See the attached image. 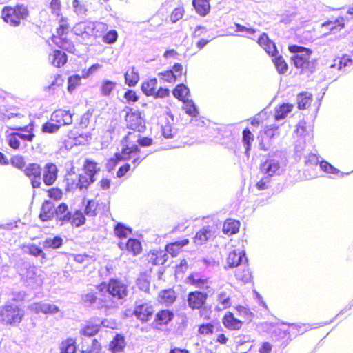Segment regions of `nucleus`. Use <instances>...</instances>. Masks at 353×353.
Wrapping results in <instances>:
<instances>
[{
  "instance_id": "864d4df0",
  "label": "nucleus",
  "mask_w": 353,
  "mask_h": 353,
  "mask_svg": "<svg viewBox=\"0 0 353 353\" xmlns=\"http://www.w3.org/2000/svg\"><path fill=\"white\" fill-rule=\"evenodd\" d=\"M159 123L161 125L162 134L165 138L170 139L174 137L176 134V130L172 127L173 123L168 122L164 124L163 118H161Z\"/></svg>"
},
{
  "instance_id": "b1692460",
  "label": "nucleus",
  "mask_w": 353,
  "mask_h": 353,
  "mask_svg": "<svg viewBox=\"0 0 353 353\" xmlns=\"http://www.w3.org/2000/svg\"><path fill=\"white\" fill-rule=\"evenodd\" d=\"M119 247L121 250L125 249L128 253L134 256L139 255L143 251L141 241L135 238L128 239L125 245L121 243H119Z\"/></svg>"
},
{
  "instance_id": "4c0bfd02",
  "label": "nucleus",
  "mask_w": 353,
  "mask_h": 353,
  "mask_svg": "<svg viewBox=\"0 0 353 353\" xmlns=\"http://www.w3.org/2000/svg\"><path fill=\"white\" fill-rule=\"evenodd\" d=\"M241 251L232 250L229 252L227 257V264L229 268H234L241 265L242 258L244 256Z\"/></svg>"
},
{
  "instance_id": "1a4fd4ad",
  "label": "nucleus",
  "mask_w": 353,
  "mask_h": 353,
  "mask_svg": "<svg viewBox=\"0 0 353 353\" xmlns=\"http://www.w3.org/2000/svg\"><path fill=\"white\" fill-rule=\"evenodd\" d=\"M25 315L24 310L20 307L7 304L0 308V324L16 325L20 323Z\"/></svg>"
},
{
  "instance_id": "9d476101",
  "label": "nucleus",
  "mask_w": 353,
  "mask_h": 353,
  "mask_svg": "<svg viewBox=\"0 0 353 353\" xmlns=\"http://www.w3.org/2000/svg\"><path fill=\"white\" fill-rule=\"evenodd\" d=\"M126 127L135 132H143L145 130V122L141 112L129 108L125 116Z\"/></svg>"
},
{
  "instance_id": "bb28decb",
  "label": "nucleus",
  "mask_w": 353,
  "mask_h": 353,
  "mask_svg": "<svg viewBox=\"0 0 353 353\" xmlns=\"http://www.w3.org/2000/svg\"><path fill=\"white\" fill-rule=\"evenodd\" d=\"M126 346L125 338L121 334H117L110 342L108 350L112 353H119L124 351Z\"/></svg>"
},
{
  "instance_id": "8fccbe9b",
  "label": "nucleus",
  "mask_w": 353,
  "mask_h": 353,
  "mask_svg": "<svg viewBox=\"0 0 353 353\" xmlns=\"http://www.w3.org/2000/svg\"><path fill=\"white\" fill-rule=\"evenodd\" d=\"M63 245V239L59 236H56L54 238H48L43 243V245L45 249H58Z\"/></svg>"
},
{
  "instance_id": "37998d69",
  "label": "nucleus",
  "mask_w": 353,
  "mask_h": 353,
  "mask_svg": "<svg viewBox=\"0 0 353 353\" xmlns=\"http://www.w3.org/2000/svg\"><path fill=\"white\" fill-rule=\"evenodd\" d=\"M77 345L76 340L73 338H67L63 341L60 346L59 353H76Z\"/></svg>"
},
{
  "instance_id": "2eb2a0df",
  "label": "nucleus",
  "mask_w": 353,
  "mask_h": 353,
  "mask_svg": "<svg viewBox=\"0 0 353 353\" xmlns=\"http://www.w3.org/2000/svg\"><path fill=\"white\" fill-rule=\"evenodd\" d=\"M146 265H163L167 261V254L162 250H152L143 256Z\"/></svg>"
},
{
  "instance_id": "49530a36",
  "label": "nucleus",
  "mask_w": 353,
  "mask_h": 353,
  "mask_svg": "<svg viewBox=\"0 0 353 353\" xmlns=\"http://www.w3.org/2000/svg\"><path fill=\"white\" fill-rule=\"evenodd\" d=\"M132 232V229L122 223H117L114 228V235L119 239H125Z\"/></svg>"
},
{
  "instance_id": "0e129e2a",
  "label": "nucleus",
  "mask_w": 353,
  "mask_h": 353,
  "mask_svg": "<svg viewBox=\"0 0 353 353\" xmlns=\"http://www.w3.org/2000/svg\"><path fill=\"white\" fill-rule=\"evenodd\" d=\"M184 13L185 9L183 6L176 7L171 12L170 19L172 23H176L183 18Z\"/></svg>"
},
{
  "instance_id": "393cba45",
  "label": "nucleus",
  "mask_w": 353,
  "mask_h": 353,
  "mask_svg": "<svg viewBox=\"0 0 353 353\" xmlns=\"http://www.w3.org/2000/svg\"><path fill=\"white\" fill-rule=\"evenodd\" d=\"M257 43L270 56L277 55L278 50L275 43L266 33H262L257 40Z\"/></svg>"
},
{
  "instance_id": "f3484780",
  "label": "nucleus",
  "mask_w": 353,
  "mask_h": 353,
  "mask_svg": "<svg viewBox=\"0 0 353 353\" xmlns=\"http://www.w3.org/2000/svg\"><path fill=\"white\" fill-rule=\"evenodd\" d=\"M11 130L16 131L21 141L31 143L36 137L34 125L32 123L24 127L11 128Z\"/></svg>"
},
{
  "instance_id": "bf43d9fd",
  "label": "nucleus",
  "mask_w": 353,
  "mask_h": 353,
  "mask_svg": "<svg viewBox=\"0 0 353 353\" xmlns=\"http://www.w3.org/2000/svg\"><path fill=\"white\" fill-rule=\"evenodd\" d=\"M116 87V83L112 81H104L101 85L100 91L103 96H109Z\"/></svg>"
},
{
  "instance_id": "dca6fc26",
  "label": "nucleus",
  "mask_w": 353,
  "mask_h": 353,
  "mask_svg": "<svg viewBox=\"0 0 353 353\" xmlns=\"http://www.w3.org/2000/svg\"><path fill=\"white\" fill-rule=\"evenodd\" d=\"M345 27V19L339 17L334 21H327L321 24V28L323 31V36L330 34H335L341 31Z\"/></svg>"
},
{
  "instance_id": "c03bdc74",
  "label": "nucleus",
  "mask_w": 353,
  "mask_h": 353,
  "mask_svg": "<svg viewBox=\"0 0 353 353\" xmlns=\"http://www.w3.org/2000/svg\"><path fill=\"white\" fill-rule=\"evenodd\" d=\"M85 221L84 214L81 210H77L73 213L71 212L68 223L72 226L80 227L85 224Z\"/></svg>"
},
{
  "instance_id": "9b49d317",
  "label": "nucleus",
  "mask_w": 353,
  "mask_h": 353,
  "mask_svg": "<svg viewBox=\"0 0 353 353\" xmlns=\"http://www.w3.org/2000/svg\"><path fill=\"white\" fill-rule=\"evenodd\" d=\"M24 174L30 180L33 188H39L41 185L42 169L37 163H29L23 170Z\"/></svg>"
},
{
  "instance_id": "a211bd4d",
  "label": "nucleus",
  "mask_w": 353,
  "mask_h": 353,
  "mask_svg": "<svg viewBox=\"0 0 353 353\" xmlns=\"http://www.w3.org/2000/svg\"><path fill=\"white\" fill-rule=\"evenodd\" d=\"M58 168L53 163H48L44 166L43 173L41 179L46 185H53L58 177Z\"/></svg>"
},
{
  "instance_id": "0eeeda50",
  "label": "nucleus",
  "mask_w": 353,
  "mask_h": 353,
  "mask_svg": "<svg viewBox=\"0 0 353 353\" xmlns=\"http://www.w3.org/2000/svg\"><path fill=\"white\" fill-rule=\"evenodd\" d=\"M101 291H105L112 300H125L129 294L128 286L121 279L112 278L108 283L101 282L99 284Z\"/></svg>"
},
{
  "instance_id": "58836bf2",
  "label": "nucleus",
  "mask_w": 353,
  "mask_h": 353,
  "mask_svg": "<svg viewBox=\"0 0 353 353\" xmlns=\"http://www.w3.org/2000/svg\"><path fill=\"white\" fill-rule=\"evenodd\" d=\"M294 108L292 103H282L275 109L274 119L276 121L285 119Z\"/></svg>"
},
{
  "instance_id": "603ef678",
  "label": "nucleus",
  "mask_w": 353,
  "mask_h": 353,
  "mask_svg": "<svg viewBox=\"0 0 353 353\" xmlns=\"http://www.w3.org/2000/svg\"><path fill=\"white\" fill-rule=\"evenodd\" d=\"M99 329L100 326L99 325L88 323L81 329L80 334L85 336H92L99 332Z\"/></svg>"
},
{
  "instance_id": "39448f33",
  "label": "nucleus",
  "mask_w": 353,
  "mask_h": 353,
  "mask_svg": "<svg viewBox=\"0 0 353 353\" xmlns=\"http://www.w3.org/2000/svg\"><path fill=\"white\" fill-rule=\"evenodd\" d=\"M209 294L207 292L194 290L190 292L187 295V303L192 310H199V316L204 320L210 319V307H207V301Z\"/></svg>"
},
{
  "instance_id": "a19ab883",
  "label": "nucleus",
  "mask_w": 353,
  "mask_h": 353,
  "mask_svg": "<svg viewBox=\"0 0 353 353\" xmlns=\"http://www.w3.org/2000/svg\"><path fill=\"white\" fill-rule=\"evenodd\" d=\"M6 141L8 146L13 150H20L23 148L24 143H21L16 132L7 134Z\"/></svg>"
},
{
  "instance_id": "c9c22d12",
  "label": "nucleus",
  "mask_w": 353,
  "mask_h": 353,
  "mask_svg": "<svg viewBox=\"0 0 353 353\" xmlns=\"http://www.w3.org/2000/svg\"><path fill=\"white\" fill-rule=\"evenodd\" d=\"M88 28L91 30V34L94 37H101L108 30V25L103 22H91L88 24Z\"/></svg>"
},
{
  "instance_id": "7ed1b4c3",
  "label": "nucleus",
  "mask_w": 353,
  "mask_h": 353,
  "mask_svg": "<svg viewBox=\"0 0 353 353\" xmlns=\"http://www.w3.org/2000/svg\"><path fill=\"white\" fill-rule=\"evenodd\" d=\"M30 16L27 6L18 3L14 6H5L1 11L2 20L12 27L19 26Z\"/></svg>"
},
{
  "instance_id": "3c124183",
  "label": "nucleus",
  "mask_w": 353,
  "mask_h": 353,
  "mask_svg": "<svg viewBox=\"0 0 353 353\" xmlns=\"http://www.w3.org/2000/svg\"><path fill=\"white\" fill-rule=\"evenodd\" d=\"M34 308L37 312H42L43 314H54L59 311L56 305L48 303H36Z\"/></svg>"
},
{
  "instance_id": "412c9836",
  "label": "nucleus",
  "mask_w": 353,
  "mask_h": 353,
  "mask_svg": "<svg viewBox=\"0 0 353 353\" xmlns=\"http://www.w3.org/2000/svg\"><path fill=\"white\" fill-rule=\"evenodd\" d=\"M278 127L272 125L267 126L263 130L260 131L259 137L261 139V148L265 151L268 150L270 145L269 141L277 134Z\"/></svg>"
},
{
  "instance_id": "f03ea898",
  "label": "nucleus",
  "mask_w": 353,
  "mask_h": 353,
  "mask_svg": "<svg viewBox=\"0 0 353 353\" xmlns=\"http://www.w3.org/2000/svg\"><path fill=\"white\" fill-rule=\"evenodd\" d=\"M236 316L232 312H227L222 318V323L225 328L231 331L240 330L246 322L249 323L252 321L254 314L248 309L242 305L235 307Z\"/></svg>"
},
{
  "instance_id": "4d7b16f0",
  "label": "nucleus",
  "mask_w": 353,
  "mask_h": 353,
  "mask_svg": "<svg viewBox=\"0 0 353 353\" xmlns=\"http://www.w3.org/2000/svg\"><path fill=\"white\" fill-rule=\"evenodd\" d=\"M28 253L34 257H41L42 260L46 261V254L43 249L35 244L27 245Z\"/></svg>"
},
{
  "instance_id": "423d86ee",
  "label": "nucleus",
  "mask_w": 353,
  "mask_h": 353,
  "mask_svg": "<svg viewBox=\"0 0 353 353\" xmlns=\"http://www.w3.org/2000/svg\"><path fill=\"white\" fill-rule=\"evenodd\" d=\"M70 32V26L68 19L61 17L59 26L56 28L55 34L51 37V40L57 47L72 52L74 49V46L68 37Z\"/></svg>"
},
{
  "instance_id": "f8f14e48",
  "label": "nucleus",
  "mask_w": 353,
  "mask_h": 353,
  "mask_svg": "<svg viewBox=\"0 0 353 353\" xmlns=\"http://www.w3.org/2000/svg\"><path fill=\"white\" fill-rule=\"evenodd\" d=\"M133 314L142 323L148 322L154 314V307L148 303L136 305Z\"/></svg>"
},
{
  "instance_id": "aec40b11",
  "label": "nucleus",
  "mask_w": 353,
  "mask_h": 353,
  "mask_svg": "<svg viewBox=\"0 0 353 353\" xmlns=\"http://www.w3.org/2000/svg\"><path fill=\"white\" fill-rule=\"evenodd\" d=\"M207 33L208 30L205 27L202 26H196L194 30L192 33V37L195 39H197L196 42V46L198 50H201L212 40V38L210 36H205Z\"/></svg>"
},
{
  "instance_id": "69168bd1",
  "label": "nucleus",
  "mask_w": 353,
  "mask_h": 353,
  "mask_svg": "<svg viewBox=\"0 0 353 353\" xmlns=\"http://www.w3.org/2000/svg\"><path fill=\"white\" fill-rule=\"evenodd\" d=\"M288 50L291 53L298 54V53H305V56L310 57L312 52L310 49L298 45H291L288 46Z\"/></svg>"
},
{
  "instance_id": "72a5a7b5",
  "label": "nucleus",
  "mask_w": 353,
  "mask_h": 353,
  "mask_svg": "<svg viewBox=\"0 0 353 353\" xmlns=\"http://www.w3.org/2000/svg\"><path fill=\"white\" fill-rule=\"evenodd\" d=\"M212 236L211 229L209 227H203L196 233L193 239L194 243L197 245H203Z\"/></svg>"
},
{
  "instance_id": "7c9ffc66",
  "label": "nucleus",
  "mask_w": 353,
  "mask_h": 353,
  "mask_svg": "<svg viewBox=\"0 0 353 353\" xmlns=\"http://www.w3.org/2000/svg\"><path fill=\"white\" fill-rule=\"evenodd\" d=\"M176 299L175 291L172 289L161 290L159 294V301L161 304L170 305Z\"/></svg>"
},
{
  "instance_id": "f704fd0d",
  "label": "nucleus",
  "mask_w": 353,
  "mask_h": 353,
  "mask_svg": "<svg viewBox=\"0 0 353 353\" xmlns=\"http://www.w3.org/2000/svg\"><path fill=\"white\" fill-rule=\"evenodd\" d=\"M189 243L188 239L168 243L165 246V250L172 256H176L181 251L183 247Z\"/></svg>"
},
{
  "instance_id": "ddd939ff",
  "label": "nucleus",
  "mask_w": 353,
  "mask_h": 353,
  "mask_svg": "<svg viewBox=\"0 0 353 353\" xmlns=\"http://www.w3.org/2000/svg\"><path fill=\"white\" fill-rule=\"evenodd\" d=\"M174 313L169 309H161L154 315L152 321L153 327L156 329H161L168 325L174 319Z\"/></svg>"
},
{
  "instance_id": "a18cd8bd",
  "label": "nucleus",
  "mask_w": 353,
  "mask_h": 353,
  "mask_svg": "<svg viewBox=\"0 0 353 353\" xmlns=\"http://www.w3.org/2000/svg\"><path fill=\"white\" fill-rule=\"evenodd\" d=\"M260 169L263 173L272 176L279 169V164L278 162L266 160L261 164Z\"/></svg>"
},
{
  "instance_id": "09e8293b",
  "label": "nucleus",
  "mask_w": 353,
  "mask_h": 353,
  "mask_svg": "<svg viewBox=\"0 0 353 353\" xmlns=\"http://www.w3.org/2000/svg\"><path fill=\"white\" fill-rule=\"evenodd\" d=\"M83 170L85 173L92 179H94V176L100 170V168L97 167V163L92 160L86 159L84 165Z\"/></svg>"
},
{
  "instance_id": "680f3d73",
  "label": "nucleus",
  "mask_w": 353,
  "mask_h": 353,
  "mask_svg": "<svg viewBox=\"0 0 353 353\" xmlns=\"http://www.w3.org/2000/svg\"><path fill=\"white\" fill-rule=\"evenodd\" d=\"M214 332V325L211 323H202L199 326L198 334L201 336L213 334Z\"/></svg>"
},
{
  "instance_id": "c756f323",
  "label": "nucleus",
  "mask_w": 353,
  "mask_h": 353,
  "mask_svg": "<svg viewBox=\"0 0 353 353\" xmlns=\"http://www.w3.org/2000/svg\"><path fill=\"white\" fill-rule=\"evenodd\" d=\"M241 223L238 220L227 219L223 225V234L231 236L239 232Z\"/></svg>"
},
{
  "instance_id": "20e7f679",
  "label": "nucleus",
  "mask_w": 353,
  "mask_h": 353,
  "mask_svg": "<svg viewBox=\"0 0 353 353\" xmlns=\"http://www.w3.org/2000/svg\"><path fill=\"white\" fill-rule=\"evenodd\" d=\"M72 114L70 111L57 109L51 114L49 121L42 125L41 132L54 134L58 132L61 127L72 124Z\"/></svg>"
},
{
  "instance_id": "774afa93",
  "label": "nucleus",
  "mask_w": 353,
  "mask_h": 353,
  "mask_svg": "<svg viewBox=\"0 0 353 353\" xmlns=\"http://www.w3.org/2000/svg\"><path fill=\"white\" fill-rule=\"evenodd\" d=\"M81 77L78 75H72L68 78V90L72 92L78 85L81 84Z\"/></svg>"
},
{
  "instance_id": "4be33fe9",
  "label": "nucleus",
  "mask_w": 353,
  "mask_h": 353,
  "mask_svg": "<svg viewBox=\"0 0 353 353\" xmlns=\"http://www.w3.org/2000/svg\"><path fill=\"white\" fill-rule=\"evenodd\" d=\"M56 208L49 200H45L41 207L39 218L42 222H47L54 219Z\"/></svg>"
},
{
  "instance_id": "6ab92c4d",
  "label": "nucleus",
  "mask_w": 353,
  "mask_h": 353,
  "mask_svg": "<svg viewBox=\"0 0 353 353\" xmlns=\"http://www.w3.org/2000/svg\"><path fill=\"white\" fill-rule=\"evenodd\" d=\"M187 279L189 284L196 288L205 290L208 293L211 291L212 281L208 277L203 278L196 273H192Z\"/></svg>"
},
{
  "instance_id": "e2e57ef3",
  "label": "nucleus",
  "mask_w": 353,
  "mask_h": 353,
  "mask_svg": "<svg viewBox=\"0 0 353 353\" xmlns=\"http://www.w3.org/2000/svg\"><path fill=\"white\" fill-rule=\"evenodd\" d=\"M118 37V32L112 30L103 34L102 40L105 43L112 44L117 41Z\"/></svg>"
},
{
  "instance_id": "13d9d810",
  "label": "nucleus",
  "mask_w": 353,
  "mask_h": 353,
  "mask_svg": "<svg viewBox=\"0 0 353 353\" xmlns=\"http://www.w3.org/2000/svg\"><path fill=\"white\" fill-rule=\"evenodd\" d=\"M48 197L54 201L62 199L63 196V190L58 187H53L46 190Z\"/></svg>"
},
{
  "instance_id": "a878e982",
  "label": "nucleus",
  "mask_w": 353,
  "mask_h": 353,
  "mask_svg": "<svg viewBox=\"0 0 353 353\" xmlns=\"http://www.w3.org/2000/svg\"><path fill=\"white\" fill-rule=\"evenodd\" d=\"M48 59L51 65L56 68L63 67L68 61L67 54L60 50H54Z\"/></svg>"
},
{
  "instance_id": "6e6d98bb",
  "label": "nucleus",
  "mask_w": 353,
  "mask_h": 353,
  "mask_svg": "<svg viewBox=\"0 0 353 353\" xmlns=\"http://www.w3.org/2000/svg\"><path fill=\"white\" fill-rule=\"evenodd\" d=\"M242 142L245 145V152L248 153L251 149L252 143L254 141V135L248 128H245L242 132Z\"/></svg>"
},
{
  "instance_id": "f257e3e1",
  "label": "nucleus",
  "mask_w": 353,
  "mask_h": 353,
  "mask_svg": "<svg viewBox=\"0 0 353 353\" xmlns=\"http://www.w3.org/2000/svg\"><path fill=\"white\" fill-rule=\"evenodd\" d=\"M123 146L121 152H117L114 157L107 161L106 166L112 170L120 161L129 160L133 154L140 152L139 145L148 147L152 145L153 140L148 137H140L139 134L129 132L122 140Z\"/></svg>"
},
{
  "instance_id": "6e6552de",
  "label": "nucleus",
  "mask_w": 353,
  "mask_h": 353,
  "mask_svg": "<svg viewBox=\"0 0 353 353\" xmlns=\"http://www.w3.org/2000/svg\"><path fill=\"white\" fill-rule=\"evenodd\" d=\"M96 292H89L82 296L83 302L87 305L97 304L99 309H114L117 307V303L108 296L105 291H101L99 285L96 286Z\"/></svg>"
},
{
  "instance_id": "2f4dec72",
  "label": "nucleus",
  "mask_w": 353,
  "mask_h": 353,
  "mask_svg": "<svg viewBox=\"0 0 353 353\" xmlns=\"http://www.w3.org/2000/svg\"><path fill=\"white\" fill-rule=\"evenodd\" d=\"M313 101L312 94L307 92H303L297 95L296 103L299 110H305L310 107Z\"/></svg>"
},
{
  "instance_id": "4468645a",
  "label": "nucleus",
  "mask_w": 353,
  "mask_h": 353,
  "mask_svg": "<svg viewBox=\"0 0 353 353\" xmlns=\"http://www.w3.org/2000/svg\"><path fill=\"white\" fill-rule=\"evenodd\" d=\"M310 57L294 54L292 57L294 67L300 70L301 73L311 74L314 71V63L310 60Z\"/></svg>"
},
{
  "instance_id": "ea45409f",
  "label": "nucleus",
  "mask_w": 353,
  "mask_h": 353,
  "mask_svg": "<svg viewBox=\"0 0 353 353\" xmlns=\"http://www.w3.org/2000/svg\"><path fill=\"white\" fill-rule=\"evenodd\" d=\"M65 190L68 192L79 189L77 175L74 173H68L65 176Z\"/></svg>"
},
{
  "instance_id": "cd10ccee",
  "label": "nucleus",
  "mask_w": 353,
  "mask_h": 353,
  "mask_svg": "<svg viewBox=\"0 0 353 353\" xmlns=\"http://www.w3.org/2000/svg\"><path fill=\"white\" fill-rule=\"evenodd\" d=\"M210 0H192L193 7L200 17L207 16L211 10Z\"/></svg>"
},
{
  "instance_id": "5701e85b",
  "label": "nucleus",
  "mask_w": 353,
  "mask_h": 353,
  "mask_svg": "<svg viewBox=\"0 0 353 353\" xmlns=\"http://www.w3.org/2000/svg\"><path fill=\"white\" fill-rule=\"evenodd\" d=\"M70 213L68 205L65 203H61L56 208L54 219L57 224L63 225L68 223L70 219Z\"/></svg>"
},
{
  "instance_id": "338daca9",
  "label": "nucleus",
  "mask_w": 353,
  "mask_h": 353,
  "mask_svg": "<svg viewBox=\"0 0 353 353\" xmlns=\"http://www.w3.org/2000/svg\"><path fill=\"white\" fill-rule=\"evenodd\" d=\"M10 163L13 167L19 170H24V168L26 167L25 159L21 155H16L12 157Z\"/></svg>"
},
{
  "instance_id": "c85d7f7f",
  "label": "nucleus",
  "mask_w": 353,
  "mask_h": 353,
  "mask_svg": "<svg viewBox=\"0 0 353 353\" xmlns=\"http://www.w3.org/2000/svg\"><path fill=\"white\" fill-rule=\"evenodd\" d=\"M234 275L237 280L245 283L252 281V274L247 263L241 264L235 270Z\"/></svg>"
},
{
  "instance_id": "de8ad7c7",
  "label": "nucleus",
  "mask_w": 353,
  "mask_h": 353,
  "mask_svg": "<svg viewBox=\"0 0 353 353\" xmlns=\"http://www.w3.org/2000/svg\"><path fill=\"white\" fill-rule=\"evenodd\" d=\"M172 94L175 98L183 102L185 101L186 98L190 94V90L184 84H179L173 90Z\"/></svg>"
},
{
  "instance_id": "052dcab7",
  "label": "nucleus",
  "mask_w": 353,
  "mask_h": 353,
  "mask_svg": "<svg viewBox=\"0 0 353 353\" xmlns=\"http://www.w3.org/2000/svg\"><path fill=\"white\" fill-rule=\"evenodd\" d=\"M77 177L80 190L83 188L86 189L91 183L94 181V179H92L85 173L77 175Z\"/></svg>"
},
{
  "instance_id": "5fc2aeb1",
  "label": "nucleus",
  "mask_w": 353,
  "mask_h": 353,
  "mask_svg": "<svg viewBox=\"0 0 353 353\" xmlns=\"http://www.w3.org/2000/svg\"><path fill=\"white\" fill-rule=\"evenodd\" d=\"M273 57L272 61L278 72L281 74H285L288 71V65L283 57L278 54Z\"/></svg>"
},
{
  "instance_id": "473e14b6",
  "label": "nucleus",
  "mask_w": 353,
  "mask_h": 353,
  "mask_svg": "<svg viewBox=\"0 0 353 353\" xmlns=\"http://www.w3.org/2000/svg\"><path fill=\"white\" fill-rule=\"evenodd\" d=\"M73 260L83 268H86L95 261L94 256L86 253H78L72 254Z\"/></svg>"
},
{
  "instance_id": "e433bc0d",
  "label": "nucleus",
  "mask_w": 353,
  "mask_h": 353,
  "mask_svg": "<svg viewBox=\"0 0 353 353\" xmlns=\"http://www.w3.org/2000/svg\"><path fill=\"white\" fill-rule=\"evenodd\" d=\"M157 80L156 78H152L143 82L141 89L147 97H153L157 90Z\"/></svg>"
},
{
  "instance_id": "79ce46f5",
  "label": "nucleus",
  "mask_w": 353,
  "mask_h": 353,
  "mask_svg": "<svg viewBox=\"0 0 353 353\" xmlns=\"http://www.w3.org/2000/svg\"><path fill=\"white\" fill-rule=\"evenodd\" d=\"M125 83L129 87L135 86L139 81V73L135 70L134 67L128 70L124 75Z\"/></svg>"
}]
</instances>
